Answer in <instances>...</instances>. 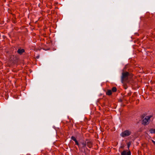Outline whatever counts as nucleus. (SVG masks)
I'll return each mask as SVG.
<instances>
[{
  "label": "nucleus",
  "mask_w": 155,
  "mask_h": 155,
  "mask_svg": "<svg viewBox=\"0 0 155 155\" xmlns=\"http://www.w3.org/2000/svg\"><path fill=\"white\" fill-rule=\"evenodd\" d=\"M152 116H147L145 117H143L142 120V124L144 125H146L149 124L150 120V118L152 117Z\"/></svg>",
  "instance_id": "f257e3e1"
},
{
  "label": "nucleus",
  "mask_w": 155,
  "mask_h": 155,
  "mask_svg": "<svg viewBox=\"0 0 155 155\" xmlns=\"http://www.w3.org/2000/svg\"><path fill=\"white\" fill-rule=\"evenodd\" d=\"M131 75L128 72H126L122 73V75L121 76V81L122 83L125 81L127 80L128 77L129 76Z\"/></svg>",
  "instance_id": "f03ea898"
},
{
  "label": "nucleus",
  "mask_w": 155,
  "mask_h": 155,
  "mask_svg": "<svg viewBox=\"0 0 155 155\" xmlns=\"http://www.w3.org/2000/svg\"><path fill=\"white\" fill-rule=\"evenodd\" d=\"M78 148L80 150H82L83 149L84 152H85L86 150L87 149L86 147V142H81L79 145Z\"/></svg>",
  "instance_id": "7ed1b4c3"
},
{
  "label": "nucleus",
  "mask_w": 155,
  "mask_h": 155,
  "mask_svg": "<svg viewBox=\"0 0 155 155\" xmlns=\"http://www.w3.org/2000/svg\"><path fill=\"white\" fill-rule=\"evenodd\" d=\"M131 131L129 130H126L122 132L120 135L123 137H124L130 136L131 134Z\"/></svg>",
  "instance_id": "20e7f679"
},
{
  "label": "nucleus",
  "mask_w": 155,
  "mask_h": 155,
  "mask_svg": "<svg viewBox=\"0 0 155 155\" xmlns=\"http://www.w3.org/2000/svg\"><path fill=\"white\" fill-rule=\"evenodd\" d=\"M121 155H131V152L130 150L127 151L124 150L121 153Z\"/></svg>",
  "instance_id": "39448f33"
},
{
  "label": "nucleus",
  "mask_w": 155,
  "mask_h": 155,
  "mask_svg": "<svg viewBox=\"0 0 155 155\" xmlns=\"http://www.w3.org/2000/svg\"><path fill=\"white\" fill-rule=\"evenodd\" d=\"M86 143V145L89 148H91L92 147L93 143L91 141H88Z\"/></svg>",
  "instance_id": "423d86ee"
},
{
  "label": "nucleus",
  "mask_w": 155,
  "mask_h": 155,
  "mask_svg": "<svg viewBox=\"0 0 155 155\" xmlns=\"http://www.w3.org/2000/svg\"><path fill=\"white\" fill-rule=\"evenodd\" d=\"M71 138L72 140L75 142L76 144L78 146L79 144V143L78 141L77 140L76 138L74 136H72L71 137Z\"/></svg>",
  "instance_id": "0eeeda50"
},
{
  "label": "nucleus",
  "mask_w": 155,
  "mask_h": 155,
  "mask_svg": "<svg viewBox=\"0 0 155 155\" xmlns=\"http://www.w3.org/2000/svg\"><path fill=\"white\" fill-rule=\"evenodd\" d=\"M25 52V50L23 49H18L17 51V52L20 54H21Z\"/></svg>",
  "instance_id": "6e6552de"
},
{
  "label": "nucleus",
  "mask_w": 155,
  "mask_h": 155,
  "mask_svg": "<svg viewBox=\"0 0 155 155\" xmlns=\"http://www.w3.org/2000/svg\"><path fill=\"white\" fill-rule=\"evenodd\" d=\"M112 94V91L111 90H108L106 93V94L107 95H111Z\"/></svg>",
  "instance_id": "1a4fd4ad"
},
{
  "label": "nucleus",
  "mask_w": 155,
  "mask_h": 155,
  "mask_svg": "<svg viewBox=\"0 0 155 155\" xmlns=\"http://www.w3.org/2000/svg\"><path fill=\"white\" fill-rule=\"evenodd\" d=\"M150 131L151 134H155V129H151L150 130Z\"/></svg>",
  "instance_id": "9d476101"
},
{
  "label": "nucleus",
  "mask_w": 155,
  "mask_h": 155,
  "mask_svg": "<svg viewBox=\"0 0 155 155\" xmlns=\"http://www.w3.org/2000/svg\"><path fill=\"white\" fill-rule=\"evenodd\" d=\"M117 88L115 87H113L112 89V91L113 92H115L117 91Z\"/></svg>",
  "instance_id": "9b49d317"
},
{
  "label": "nucleus",
  "mask_w": 155,
  "mask_h": 155,
  "mask_svg": "<svg viewBox=\"0 0 155 155\" xmlns=\"http://www.w3.org/2000/svg\"><path fill=\"white\" fill-rule=\"evenodd\" d=\"M151 141L155 145V141H154L153 140H152Z\"/></svg>",
  "instance_id": "f8f14e48"
},
{
  "label": "nucleus",
  "mask_w": 155,
  "mask_h": 155,
  "mask_svg": "<svg viewBox=\"0 0 155 155\" xmlns=\"http://www.w3.org/2000/svg\"><path fill=\"white\" fill-rule=\"evenodd\" d=\"M129 145H129V144H128L127 146H128V147H129Z\"/></svg>",
  "instance_id": "ddd939ff"
},
{
  "label": "nucleus",
  "mask_w": 155,
  "mask_h": 155,
  "mask_svg": "<svg viewBox=\"0 0 155 155\" xmlns=\"http://www.w3.org/2000/svg\"><path fill=\"white\" fill-rule=\"evenodd\" d=\"M121 147V148H122L123 147L121 146V147Z\"/></svg>",
  "instance_id": "4468645a"
}]
</instances>
